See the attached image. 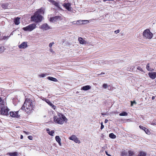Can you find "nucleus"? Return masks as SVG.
<instances>
[{"instance_id":"nucleus-1","label":"nucleus","mask_w":156,"mask_h":156,"mask_svg":"<svg viewBox=\"0 0 156 156\" xmlns=\"http://www.w3.org/2000/svg\"><path fill=\"white\" fill-rule=\"evenodd\" d=\"M33 106L32 100L30 98H27L21 109L23 110H25L27 113H30L33 109Z\"/></svg>"},{"instance_id":"nucleus-2","label":"nucleus","mask_w":156,"mask_h":156,"mask_svg":"<svg viewBox=\"0 0 156 156\" xmlns=\"http://www.w3.org/2000/svg\"><path fill=\"white\" fill-rule=\"evenodd\" d=\"M67 120L66 118L61 113H59L53 117L54 122L58 124H62L64 122H66Z\"/></svg>"},{"instance_id":"nucleus-3","label":"nucleus","mask_w":156,"mask_h":156,"mask_svg":"<svg viewBox=\"0 0 156 156\" xmlns=\"http://www.w3.org/2000/svg\"><path fill=\"white\" fill-rule=\"evenodd\" d=\"M43 17L41 15L38 14L37 12H34V15L31 17V20L36 23H38L41 21Z\"/></svg>"},{"instance_id":"nucleus-4","label":"nucleus","mask_w":156,"mask_h":156,"mask_svg":"<svg viewBox=\"0 0 156 156\" xmlns=\"http://www.w3.org/2000/svg\"><path fill=\"white\" fill-rule=\"evenodd\" d=\"M143 36L144 37L150 39L152 38L153 34L149 29H146L144 31Z\"/></svg>"},{"instance_id":"nucleus-5","label":"nucleus","mask_w":156,"mask_h":156,"mask_svg":"<svg viewBox=\"0 0 156 156\" xmlns=\"http://www.w3.org/2000/svg\"><path fill=\"white\" fill-rule=\"evenodd\" d=\"M36 27V25L35 23L30 24L28 26L24 27L23 29L26 31H31Z\"/></svg>"},{"instance_id":"nucleus-6","label":"nucleus","mask_w":156,"mask_h":156,"mask_svg":"<svg viewBox=\"0 0 156 156\" xmlns=\"http://www.w3.org/2000/svg\"><path fill=\"white\" fill-rule=\"evenodd\" d=\"M1 114L3 115H9V109L5 105L0 108Z\"/></svg>"},{"instance_id":"nucleus-7","label":"nucleus","mask_w":156,"mask_h":156,"mask_svg":"<svg viewBox=\"0 0 156 156\" xmlns=\"http://www.w3.org/2000/svg\"><path fill=\"white\" fill-rule=\"evenodd\" d=\"M69 138L70 140L73 141L76 143L78 144L80 143V140H79L75 135H72L70 137H69Z\"/></svg>"},{"instance_id":"nucleus-8","label":"nucleus","mask_w":156,"mask_h":156,"mask_svg":"<svg viewBox=\"0 0 156 156\" xmlns=\"http://www.w3.org/2000/svg\"><path fill=\"white\" fill-rule=\"evenodd\" d=\"M18 111L16 112L11 111L9 112V115L12 117L18 118L20 116L18 115Z\"/></svg>"},{"instance_id":"nucleus-9","label":"nucleus","mask_w":156,"mask_h":156,"mask_svg":"<svg viewBox=\"0 0 156 156\" xmlns=\"http://www.w3.org/2000/svg\"><path fill=\"white\" fill-rule=\"evenodd\" d=\"M27 47L28 45L26 42H23L18 46L19 48L20 49L26 48Z\"/></svg>"},{"instance_id":"nucleus-10","label":"nucleus","mask_w":156,"mask_h":156,"mask_svg":"<svg viewBox=\"0 0 156 156\" xmlns=\"http://www.w3.org/2000/svg\"><path fill=\"white\" fill-rule=\"evenodd\" d=\"M41 28L44 30H49L51 28L47 23H45L41 26Z\"/></svg>"},{"instance_id":"nucleus-11","label":"nucleus","mask_w":156,"mask_h":156,"mask_svg":"<svg viewBox=\"0 0 156 156\" xmlns=\"http://www.w3.org/2000/svg\"><path fill=\"white\" fill-rule=\"evenodd\" d=\"M45 9L43 8H41L40 9H37L35 12H37L38 14H44V12Z\"/></svg>"},{"instance_id":"nucleus-12","label":"nucleus","mask_w":156,"mask_h":156,"mask_svg":"<svg viewBox=\"0 0 156 156\" xmlns=\"http://www.w3.org/2000/svg\"><path fill=\"white\" fill-rule=\"evenodd\" d=\"M63 6L65 7L66 9L68 10L69 11L71 10V4L69 3H64L63 5Z\"/></svg>"},{"instance_id":"nucleus-13","label":"nucleus","mask_w":156,"mask_h":156,"mask_svg":"<svg viewBox=\"0 0 156 156\" xmlns=\"http://www.w3.org/2000/svg\"><path fill=\"white\" fill-rule=\"evenodd\" d=\"M148 75L151 79H154L156 77V72L149 73Z\"/></svg>"},{"instance_id":"nucleus-14","label":"nucleus","mask_w":156,"mask_h":156,"mask_svg":"<svg viewBox=\"0 0 156 156\" xmlns=\"http://www.w3.org/2000/svg\"><path fill=\"white\" fill-rule=\"evenodd\" d=\"M91 88V87L89 85H86L83 86L81 87V90H87L89 89H90Z\"/></svg>"},{"instance_id":"nucleus-15","label":"nucleus","mask_w":156,"mask_h":156,"mask_svg":"<svg viewBox=\"0 0 156 156\" xmlns=\"http://www.w3.org/2000/svg\"><path fill=\"white\" fill-rule=\"evenodd\" d=\"M5 105L4 100H3L1 97H0V108L5 106Z\"/></svg>"},{"instance_id":"nucleus-16","label":"nucleus","mask_w":156,"mask_h":156,"mask_svg":"<svg viewBox=\"0 0 156 156\" xmlns=\"http://www.w3.org/2000/svg\"><path fill=\"white\" fill-rule=\"evenodd\" d=\"M55 139L56 141L58 143L60 146H61V139L59 136H56L55 137Z\"/></svg>"},{"instance_id":"nucleus-17","label":"nucleus","mask_w":156,"mask_h":156,"mask_svg":"<svg viewBox=\"0 0 156 156\" xmlns=\"http://www.w3.org/2000/svg\"><path fill=\"white\" fill-rule=\"evenodd\" d=\"M7 154L10 156H17L18 154L17 152H9Z\"/></svg>"},{"instance_id":"nucleus-18","label":"nucleus","mask_w":156,"mask_h":156,"mask_svg":"<svg viewBox=\"0 0 156 156\" xmlns=\"http://www.w3.org/2000/svg\"><path fill=\"white\" fill-rule=\"evenodd\" d=\"M78 40L80 43L81 44H83L86 43V41L81 37H79Z\"/></svg>"},{"instance_id":"nucleus-19","label":"nucleus","mask_w":156,"mask_h":156,"mask_svg":"<svg viewBox=\"0 0 156 156\" xmlns=\"http://www.w3.org/2000/svg\"><path fill=\"white\" fill-rule=\"evenodd\" d=\"M9 5L8 3H4L1 5V6L3 9H6L8 8Z\"/></svg>"},{"instance_id":"nucleus-20","label":"nucleus","mask_w":156,"mask_h":156,"mask_svg":"<svg viewBox=\"0 0 156 156\" xmlns=\"http://www.w3.org/2000/svg\"><path fill=\"white\" fill-rule=\"evenodd\" d=\"M14 22L16 25H18L20 23V18L17 17L14 20Z\"/></svg>"},{"instance_id":"nucleus-21","label":"nucleus","mask_w":156,"mask_h":156,"mask_svg":"<svg viewBox=\"0 0 156 156\" xmlns=\"http://www.w3.org/2000/svg\"><path fill=\"white\" fill-rule=\"evenodd\" d=\"M46 131L49 135L51 136H53V134L54 133V130L50 131L49 129H46Z\"/></svg>"},{"instance_id":"nucleus-22","label":"nucleus","mask_w":156,"mask_h":156,"mask_svg":"<svg viewBox=\"0 0 156 156\" xmlns=\"http://www.w3.org/2000/svg\"><path fill=\"white\" fill-rule=\"evenodd\" d=\"M48 79L50 80L51 81H54V82H57L58 81V80L57 79L53 77H52L49 76L48 77Z\"/></svg>"},{"instance_id":"nucleus-23","label":"nucleus","mask_w":156,"mask_h":156,"mask_svg":"<svg viewBox=\"0 0 156 156\" xmlns=\"http://www.w3.org/2000/svg\"><path fill=\"white\" fill-rule=\"evenodd\" d=\"M109 136L110 138L113 139H115L116 137V135L114 134V133H112L109 134Z\"/></svg>"},{"instance_id":"nucleus-24","label":"nucleus","mask_w":156,"mask_h":156,"mask_svg":"<svg viewBox=\"0 0 156 156\" xmlns=\"http://www.w3.org/2000/svg\"><path fill=\"white\" fill-rule=\"evenodd\" d=\"M146 153L143 151H140L138 154V156H146Z\"/></svg>"},{"instance_id":"nucleus-25","label":"nucleus","mask_w":156,"mask_h":156,"mask_svg":"<svg viewBox=\"0 0 156 156\" xmlns=\"http://www.w3.org/2000/svg\"><path fill=\"white\" fill-rule=\"evenodd\" d=\"M43 101H45L49 105H50L51 104V103L49 100L46 98H44L43 99Z\"/></svg>"},{"instance_id":"nucleus-26","label":"nucleus","mask_w":156,"mask_h":156,"mask_svg":"<svg viewBox=\"0 0 156 156\" xmlns=\"http://www.w3.org/2000/svg\"><path fill=\"white\" fill-rule=\"evenodd\" d=\"M127 154V153L125 150L122 151L121 152V155L122 156H126Z\"/></svg>"},{"instance_id":"nucleus-27","label":"nucleus","mask_w":156,"mask_h":156,"mask_svg":"<svg viewBox=\"0 0 156 156\" xmlns=\"http://www.w3.org/2000/svg\"><path fill=\"white\" fill-rule=\"evenodd\" d=\"M127 115L128 114L125 112H123L119 114V115L120 116H127Z\"/></svg>"},{"instance_id":"nucleus-28","label":"nucleus","mask_w":156,"mask_h":156,"mask_svg":"<svg viewBox=\"0 0 156 156\" xmlns=\"http://www.w3.org/2000/svg\"><path fill=\"white\" fill-rule=\"evenodd\" d=\"M52 3L54 5L58 7H59V4L58 3L55 1H52Z\"/></svg>"},{"instance_id":"nucleus-29","label":"nucleus","mask_w":156,"mask_h":156,"mask_svg":"<svg viewBox=\"0 0 156 156\" xmlns=\"http://www.w3.org/2000/svg\"><path fill=\"white\" fill-rule=\"evenodd\" d=\"M146 69H147V70H148L149 71H152V69H151L150 67L149 63L147 64V66H146Z\"/></svg>"},{"instance_id":"nucleus-30","label":"nucleus","mask_w":156,"mask_h":156,"mask_svg":"<svg viewBox=\"0 0 156 156\" xmlns=\"http://www.w3.org/2000/svg\"><path fill=\"white\" fill-rule=\"evenodd\" d=\"M129 156H132L134 154V153L133 151H128Z\"/></svg>"},{"instance_id":"nucleus-31","label":"nucleus","mask_w":156,"mask_h":156,"mask_svg":"<svg viewBox=\"0 0 156 156\" xmlns=\"http://www.w3.org/2000/svg\"><path fill=\"white\" fill-rule=\"evenodd\" d=\"M144 131L145 132L146 134L148 135H149L151 134V132H150V131L147 128L145 129V130Z\"/></svg>"},{"instance_id":"nucleus-32","label":"nucleus","mask_w":156,"mask_h":156,"mask_svg":"<svg viewBox=\"0 0 156 156\" xmlns=\"http://www.w3.org/2000/svg\"><path fill=\"white\" fill-rule=\"evenodd\" d=\"M109 86L110 87V85H108L107 84L104 83L103 84V87L104 88H106L107 87H108Z\"/></svg>"},{"instance_id":"nucleus-33","label":"nucleus","mask_w":156,"mask_h":156,"mask_svg":"<svg viewBox=\"0 0 156 156\" xmlns=\"http://www.w3.org/2000/svg\"><path fill=\"white\" fill-rule=\"evenodd\" d=\"M54 17L55 21L58 19L60 20L61 18V17L60 16H55Z\"/></svg>"},{"instance_id":"nucleus-34","label":"nucleus","mask_w":156,"mask_h":156,"mask_svg":"<svg viewBox=\"0 0 156 156\" xmlns=\"http://www.w3.org/2000/svg\"><path fill=\"white\" fill-rule=\"evenodd\" d=\"M139 127L140 129H142L144 131L145 130V129H146L145 127L140 125L139 126Z\"/></svg>"},{"instance_id":"nucleus-35","label":"nucleus","mask_w":156,"mask_h":156,"mask_svg":"<svg viewBox=\"0 0 156 156\" xmlns=\"http://www.w3.org/2000/svg\"><path fill=\"white\" fill-rule=\"evenodd\" d=\"M80 21V20H78L77 21H73V22H72L73 23V24H79V23H78Z\"/></svg>"},{"instance_id":"nucleus-36","label":"nucleus","mask_w":156,"mask_h":156,"mask_svg":"<svg viewBox=\"0 0 156 156\" xmlns=\"http://www.w3.org/2000/svg\"><path fill=\"white\" fill-rule=\"evenodd\" d=\"M50 106L54 109H55L56 108V106L54 105L52 103L50 105Z\"/></svg>"},{"instance_id":"nucleus-37","label":"nucleus","mask_w":156,"mask_h":156,"mask_svg":"<svg viewBox=\"0 0 156 156\" xmlns=\"http://www.w3.org/2000/svg\"><path fill=\"white\" fill-rule=\"evenodd\" d=\"M50 106L54 109H55L56 108V106L54 105L52 103L50 105Z\"/></svg>"},{"instance_id":"nucleus-38","label":"nucleus","mask_w":156,"mask_h":156,"mask_svg":"<svg viewBox=\"0 0 156 156\" xmlns=\"http://www.w3.org/2000/svg\"><path fill=\"white\" fill-rule=\"evenodd\" d=\"M50 21L51 22H53L54 21H55V18L54 17H51L50 18Z\"/></svg>"},{"instance_id":"nucleus-39","label":"nucleus","mask_w":156,"mask_h":156,"mask_svg":"<svg viewBox=\"0 0 156 156\" xmlns=\"http://www.w3.org/2000/svg\"><path fill=\"white\" fill-rule=\"evenodd\" d=\"M137 69L141 72L143 71V69H142V68L141 67H140V66H139L137 67Z\"/></svg>"},{"instance_id":"nucleus-40","label":"nucleus","mask_w":156,"mask_h":156,"mask_svg":"<svg viewBox=\"0 0 156 156\" xmlns=\"http://www.w3.org/2000/svg\"><path fill=\"white\" fill-rule=\"evenodd\" d=\"M54 44V43L53 42L52 43H51L49 44V47L51 48L52 46V45Z\"/></svg>"},{"instance_id":"nucleus-41","label":"nucleus","mask_w":156,"mask_h":156,"mask_svg":"<svg viewBox=\"0 0 156 156\" xmlns=\"http://www.w3.org/2000/svg\"><path fill=\"white\" fill-rule=\"evenodd\" d=\"M28 138L30 140H32L33 139V136H28Z\"/></svg>"},{"instance_id":"nucleus-42","label":"nucleus","mask_w":156,"mask_h":156,"mask_svg":"<svg viewBox=\"0 0 156 156\" xmlns=\"http://www.w3.org/2000/svg\"><path fill=\"white\" fill-rule=\"evenodd\" d=\"M131 106H132L133 105V103H135V104H136V101H131Z\"/></svg>"},{"instance_id":"nucleus-43","label":"nucleus","mask_w":156,"mask_h":156,"mask_svg":"<svg viewBox=\"0 0 156 156\" xmlns=\"http://www.w3.org/2000/svg\"><path fill=\"white\" fill-rule=\"evenodd\" d=\"M104 127V126L103 125V123L102 122L101 123V129H102Z\"/></svg>"},{"instance_id":"nucleus-44","label":"nucleus","mask_w":156,"mask_h":156,"mask_svg":"<svg viewBox=\"0 0 156 156\" xmlns=\"http://www.w3.org/2000/svg\"><path fill=\"white\" fill-rule=\"evenodd\" d=\"M119 31H119V30H117L115 31V34H117V33H119Z\"/></svg>"},{"instance_id":"nucleus-45","label":"nucleus","mask_w":156,"mask_h":156,"mask_svg":"<svg viewBox=\"0 0 156 156\" xmlns=\"http://www.w3.org/2000/svg\"><path fill=\"white\" fill-rule=\"evenodd\" d=\"M80 21L79 22V24H82L83 23V21H81V20H80ZM78 23H79V22Z\"/></svg>"},{"instance_id":"nucleus-46","label":"nucleus","mask_w":156,"mask_h":156,"mask_svg":"<svg viewBox=\"0 0 156 156\" xmlns=\"http://www.w3.org/2000/svg\"><path fill=\"white\" fill-rule=\"evenodd\" d=\"M105 152L106 154L108 156H109L110 155V154H109L108 153V152L107 151H105Z\"/></svg>"},{"instance_id":"nucleus-47","label":"nucleus","mask_w":156,"mask_h":156,"mask_svg":"<svg viewBox=\"0 0 156 156\" xmlns=\"http://www.w3.org/2000/svg\"><path fill=\"white\" fill-rule=\"evenodd\" d=\"M23 132L24 133H25L27 135H28L29 134V133H28V132H26V131H23Z\"/></svg>"},{"instance_id":"nucleus-48","label":"nucleus","mask_w":156,"mask_h":156,"mask_svg":"<svg viewBox=\"0 0 156 156\" xmlns=\"http://www.w3.org/2000/svg\"><path fill=\"white\" fill-rule=\"evenodd\" d=\"M108 121V120L107 119H105V123H107V122Z\"/></svg>"},{"instance_id":"nucleus-49","label":"nucleus","mask_w":156,"mask_h":156,"mask_svg":"<svg viewBox=\"0 0 156 156\" xmlns=\"http://www.w3.org/2000/svg\"><path fill=\"white\" fill-rule=\"evenodd\" d=\"M151 125H156V122H154V123H151Z\"/></svg>"},{"instance_id":"nucleus-50","label":"nucleus","mask_w":156,"mask_h":156,"mask_svg":"<svg viewBox=\"0 0 156 156\" xmlns=\"http://www.w3.org/2000/svg\"><path fill=\"white\" fill-rule=\"evenodd\" d=\"M41 76L42 77H44L45 76V75L44 74H41Z\"/></svg>"},{"instance_id":"nucleus-51","label":"nucleus","mask_w":156,"mask_h":156,"mask_svg":"<svg viewBox=\"0 0 156 156\" xmlns=\"http://www.w3.org/2000/svg\"><path fill=\"white\" fill-rule=\"evenodd\" d=\"M114 0H103V1L104 2H106V1H114Z\"/></svg>"},{"instance_id":"nucleus-52","label":"nucleus","mask_w":156,"mask_h":156,"mask_svg":"<svg viewBox=\"0 0 156 156\" xmlns=\"http://www.w3.org/2000/svg\"><path fill=\"white\" fill-rule=\"evenodd\" d=\"M155 98V96H152V100H154Z\"/></svg>"},{"instance_id":"nucleus-53","label":"nucleus","mask_w":156,"mask_h":156,"mask_svg":"<svg viewBox=\"0 0 156 156\" xmlns=\"http://www.w3.org/2000/svg\"><path fill=\"white\" fill-rule=\"evenodd\" d=\"M23 136L22 135H21L20 136V139H23Z\"/></svg>"},{"instance_id":"nucleus-54","label":"nucleus","mask_w":156,"mask_h":156,"mask_svg":"<svg viewBox=\"0 0 156 156\" xmlns=\"http://www.w3.org/2000/svg\"><path fill=\"white\" fill-rule=\"evenodd\" d=\"M105 73H103V72H102L101 74H99V75L100 74H105ZM98 75H99V74H98Z\"/></svg>"},{"instance_id":"nucleus-55","label":"nucleus","mask_w":156,"mask_h":156,"mask_svg":"<svg viewBox=\"0 0 156 156\" xmlns=\"http://www.w3.org/2000/svg\"><path fill=\"white\" fill-rule=\"evenodd\" d=\"M101 114L102 115H105V114H104V113H101Z\"/></svg>"},{"instance_id":"nucleus-56","label":"nucleus","mask_w":156,"mask_h":156,"mask_svg":"<svg viewBox=\"0 0 156 156\" xmlns=\"http://www.w3.org/2000/svg\"><path fill=\"white\" fill-rule=\"evenodd\" d=\"M50 51H52V49H50Z\"/></svg>"},{"instance_id":"nucleus-57","label":"nucleus","mask_w":156,"mask_h":156,"mask_svg":"<svg viewBox=\"0 0 156 156\" xmlns=\"http://www.w3.org/2000/svg\"><path fill=\"white\" fill-rule=\"evenodd\" d=\"M155 36H156V34H155Z\"/></svg>"}]
</instances>
